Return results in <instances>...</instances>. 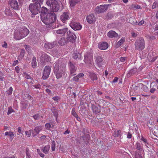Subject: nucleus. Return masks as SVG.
I'll return each mask as SVG.
<instances>
[{
  "instance_id": "6ab92c4d",
  "label": "nucleus",
  "mask_w": 158,
  "mask_h": 158,
  "mask_svg": "<svg viewBox=\"0 0 158 158\" xmlns=\"http://www.w3.org/2000/svg\"><path fill=\"white\" fill-rule=\"evenodd\" d=\"M68 30L67 28H64L63 29H60L56 30L55 31L56 33L57 34H61L63 36H64L65 35V33Z\"/></svg>"
},
{
  "instance_id": "a878e982",
  "label": "nucleus",
  "mask_w": 158,
  "mask_h": 158,
  "mask_svg": "<svg viewBox=\"0 0 158 158\" xmlns=\"http://www.w3.org/2000/svg\"><path fill=\"white\" fill-rule=\"evenodd\" d=\"M80 1V0H70L69 3L71 6L73 7Z\"/></svg>"
},
{
  "instance_id": "2f4dec72",
  "label": "nucleus",
  "mask_w": 158,
  "mask_h": 158,
  "mask_svg": "<svg viewBox=\"0 0 158 158\" xmlns=\"http://www.w3.org/2000/svg\"><path fill=\"white\" fill-rule=\"evenodd\" d=\"M90 76L92 80H96L97 79V76L95 73H91L90 74Z\"/></svg>"
},
{
  "instance_id": "c756f323",
  "label": "nucleus",
  "mask_w": 158,
  "mask_h": 158,
  "mask_svg": "<svg viewBox=\"0 0 158 158\" xmlns=\"http://www.w3.org/2000/svg\"><path fill=\"white\" fill-rule=\"evenodd\" d=\"M48 9L46 7L43 6L41 9V13L43 14V15L46 14L48 12Z\"/></svg>"
},
{
  "instance_id": "9d476101",
  "label": "nucleus",
  "mask_w": 158,
  "mask_h": 158,
  "mask_svg": "<svg viewBox=\"0 0 158 158\" xmlns=\"http://www.w3.org/2000/svg\"><path fill=\"white\" fill-rule=\"evenodd\" d=\"M71 27L74 30H80L82 28V26L80 23L75 22H73L70 24Z\"/></svg>"
},
{
  "instance_id": "8fccbe9b",
  "label": "nucleus",
  "mask_w": 158,
  "mask_h": 158,
  "mask_svg": "<svg viewBox=\"0 0 158 158\" xmlns=\"http://www.w3.org/2000/svg\"><path fill=\"white\" fill-rule=\"evenodd\" d=\"M79 79V77H78L77 75L73 78V81H78Z\"/></svg>"
},
{
  "instance_id": "58836bf2",
  "label": "nucleus",
  "mask_w": 158,
  "mask_h": 158,
  "mask_svg": "<svg viewBox=\"0 0 158 158\" xmlns=\"http://www.w3.org/2000/svg\"><path fill=\"white\" fill-rule=\"evenodd\" d=\"M55 142L54 141H53L51 144V148L52 151H54L55 150Z\"/></svg>"
},
{
  "instance_id": "ea45409f",
  "label": "nucleus",
  "mask_w": 158,
  "mask_h": 158,
  "mask_svg": "<svg viewBox=\"0 0 158 158\" xmlns=\"http://www.w3.org/2000/svg\"><path fill=\"white\" fill-rule=\"evenodd\" d=\"M5 13L7 16L10 15V11L8 9L6 8L5 10Z\"/></svg>"
},
{
  "instance_id": "052dcab7",
  "label": "nucleus",
  "mask_w": 158,
  "mask_h": 158,
  "mask_svg": "<svg viewBox=\"0 0 158 158\" xmlns=\"http://www.w3.org/2000/svg\"><path fill=\"white\" fill-rule=\"evenodd\" d=\"M15 70L17 73H19V67L17 66L15 67Z\"/></svg>"
},
{
  "instance_id": "6e6d98bb",
  "label": "nucleus",
  "mask_w": 158,
  "mask_h": 158,
  "mask_svg": "<svg viewBox=\"0 0 158 158\" xmlns=\"http://www.w3.org/2000/svg\"><path fill=\"white\" fill-rule=\"evenodd\" d=\"M126 59V57H121L120 59V61L121 62H124L125 61Z\"/></svg>"
},
{
  "instance_id": "f8f14e48",
  "label": "nucleus",
  "mask_w": 158,
  "mask_h": 158,
  "mask_svg": "<svg viewBox=\"0 0 158 158\" xmlns=\"http://www.w3.org/2000/svg\"><path fill=\"white\" fill-rule=\"evenodd\" d=\"M95 62L96 64L99 67H102V65L104 64V62L102 57L100 56H97L95 60Z\"/></svg>"
},
{
  "instance_id": "3c124183",
  "label": "nucleus",
  "mask_w": 158,
  "mask_h": 158,
  "mask_svg": "<svg viewBox=\"0 0 158 158\" xmlns=\"http://www.w3.org/2000/svg\"><path fill=\"white\" fill-rule=\"evenodd\" d=\"M24 47L27 51H29L30 50V46L29 45L26 44L25 45Z\"/></svg>"
},
{
  "instance_id": "864d4df0",
  "label": "nucleus",
  "mask_w": 158,
  "mask_h": 158,
  "mask_svg": "<svg viewBox=\"0 0 158 158\" xmlns=\"http://www.w3.org/2000/svg\"><path fill=\"white\" fill-rule=\"evenodd\" d=\"M33 117L35 120H37L39 119V115L38 114H35L34 115Z\"/></svg>"
},
{
  "instance_id": "6e6552de",
  "label": "nucleus",
  "mask_w": 158,
  "mask_h": 158,
  "mask_svg": "<svg viewBox=\"0 0 158 158\" xmlns=\"http://www.w3.org/2000/svg\"><path fill=\"white\" fill-rule=\"evenodd\" d=\"M67 35L66 38L67 41L71 42L72 43L75 41L76 39V35L72 32L70 30L67 31Z\"/></svg>"
},
{
  "instance_id": "b1692460",
  "label": "nucleus",
  "mask_w": 158,
  "mask_h": 158,
  "mask_svg": "<svg viewBox=\"0 0 158 158\" xmlns=\"http://www.w3.org/2000/svg\"><path fill=\"white\" fill-rule=\"evenodd\" d=\"M125 40V38L124 37H123L121 40L119 41L116 44V46L117 47H120L124 42Z\"/></svg>"
},
{
  "instance_id": "774afa93",
  "label": "nucleus",
  "mask_w": 158,
  "mask_h": 158,
  "mask_svg": "<svg viewBox=\"0 0 158 158\" xmlns=\"http://www.w3.org/2000/svg\"><path fill=\"white\" fill-rule=\"evenodd\" d=\"M132 137L131 134L129 132H128L127 135V138L128 139H131Z\"/></svg>"
},
{
  "instance_id": "de8ad7c7",
  "label": "nucleus",
  "mask_w": 158,
  "mask_h": 158,
  "mask_svg": "<svg viewBox=\"0 0 158 158\" xmlns=\"http://www.w3.org/2000/svg\"><path fill=\"white\" fill-rule=\"evenodd\" d=\"M157 6H158L157 2H154L152 6V9L155 8Z\"/></svg>"
},
{
  "instance_id": "2eb2a0df",
  "label": "nucleus",
  "mask_w": 158,
  "mask_h": 158,
  "mask_svg": "<svg viewBox=\"0 0 158 158\" xmlns=\"http://www.w3.org/2000/svg\"><path fill=\"white\" fill-rule=\"evenodd\" d=\"M108 47V43L106 42L100 43L98 44V48L101 50H105Z\"/></svg>"
},
{
  "instance_id": "473e14b6",
  "label": "nucleus",
  "mask_w": 158,
  "mask_h": 158,
  "mask_svg": "<svg viewBox=\"0 0 158 158\" xmlns=\"http://www.w3.org/2000/svg\"><path fill=\"white\" fill-rule=\"evenodd\" d=\"M73 57L74 59H77L78 58H79L78 59H79L81 57V55L79 53H74L73 54Z\"/></svg>"
},
{
  "instance_id": "0eeeda50",
  "label": "nucleus",
  "mask_w": 158,
  "mask_h": 158,
  "mask_svg": "<svg viewBox=\"0 0 158 158\" xmlns=\"http://www.w3.org/2000/svg\"><path fill=\"white\" fill-rule=\"evenodd\" d=\"M107 5H102L97 6L95 9V11L97 13H102L106 11L108 8Z\"/></svg>"
},
{
  "instance_id": "4d7b16f0",
  "label": "nucleus",
  "mask_w": 158,
  "mask_h": 158,
  "mask_svg": "<svg viewBox=\"0 0 158 158\" xmlns=\"http://www.w3.org/2000/svg\"><path fill=\"white\" fill-rule=\"evenodd\" d=\"M118 80V77H115L112 81L113 83H116L117 82Z\"/></svg>"
},
{
  "instance_id": "39448f33",
  "label": "nucleus",
  "mask_w": 158,
  "mask_h": 158,
  "mask_svg": "<svg viewBox=\"0 0 158 158\" xmlns=\"http://www.w3.org/2000/svg\"><path fill=\"white\" fill-rule=\"evenodd\" d=\"M135 49L136 50L142 51L145 48V42L142 37L139 38L136 40L135 43Z\"/></svg>"
},
{
  "instance_id": "72a5a7b5",
  "label": "nucleus",
  "mask_w": 158,
  "mask_h": 158,
  "mask_svg": "<svg viewBox=\"0 0 158 158\" xmlns=\"http://www.w3.org/2000/svg\"><path fill=\"white\" fill-rule=\"evenodd\" d=\"M5 135L6 136V135H9L10 137H12L14 136V134H13V132L11 131H6L5 133Z\"/></svg>"
},
{
  "instance_id": "a211bd4d",
  "label": "nucleus",
  "mask_w": 158,
  "mask_h": 158,
  "mask_svg": "<svg viewBox=\"0 0 158 158\" xmlns=\"http://www.w3.org/2000/svg\"><path fill=\"white\" fill-rule=\"evenodd\" d=\"M10 5L14 9H18L19 7L18 3L16 0H12L10 3Z\"/></svg>"
},
{
  "instance_id": "bb28decb",
  "label": "nucleus",
  "mask_w": 158,
  "mask_h": 158,
  "mask_svg": "<svg viewBox=\"0 0 158 158\" xmlns=\"http://www.w3.org/2000/svg\"><path fill=\"white\" fill-rule=\"evenodd\" d=\"M37 65V63L36 60V58L33 57L32 58V60L31 62V66L33 68H35Z\"/></svg>"
},
{
  "instance_id": "f03ea898",
  "label": "nucleus",
  "mask_w": 158,
  "mask_h": 158,
  "mask_svg": "<svg viewBox=\"0 0 158 158\" xmlns=\"http://www.w3.org/2000/svg\"><path fill=\"white\" fill-rule=\"evenodd\" d=\"M56 16L53 12L49 14L48 15L46 14L42 15H41L42 21L47 25L53 23L56 20Z\"/></svg>"
},
{
  "instance_id": "0e129e2a",
  "label": "nucleus",
  "mask_w": 158,
  "mask_h": 158,
  "mask_svg": "<svg viewBox=\"0 0 158 158\" xmlns=\"http://www.w3.org/2000/svg\"><path fill=\"white\" fill-rule=\"evenodd\" d=\"M155 90H156L155 88H152L151 89L150 91L151 93H153L155 91Z\"/></svg>"
},
{
  "instance_id": "ddd939ff",
  "label": "nucleus",
  "mask_w": 158,
  "mask_h": 158,
  "mask_svg": "<svg viewBox=\"0 0 158 158\" xmlns=\"http://www.w3.org/2000/svg\"><path fill=\"white\" fill-rule=\"evenodd\" d=\"M93 53L92 52H87L84 56V60L87 62L88 60L90 62L92 61L93 60Z\"/></svg>"
},
{
  "instance_id": "cd10ccee",
  "label": "nucleus",
  "mask_w": 158,
  "mask_h": 158,
  "mask_svg": "<svg viewBox=\"0 0 158 158\" xmlns=\"http://www.w3.org/2000/svg\"><path fill=\"white\" fill-rule=\"evenodd\" d=\"M66 42V39L65 38L63 37L61 38L59 41L58 43L60 45H64Z\"/></svg>"
},
{
  "instance_id": "680f3d73",
  "label": "nucleus",
  "mask_w": 158,
  "mask_h": 158,
  "mask_svg": "<svg viewBox=\"0 0 158 158\" xmlns=\"http://www.w3.org/2000/svg\"><path fill=\"white\" fill-rule=\"evenodd\" d=\"M77 76L79 78V79L80 78L84 76V74L83 73H80L79 74L77 75Z\"/></svg>"
},
{
  "instance_id": "4be33fe9",
  "label": "nucleus",
  "mask_w": 158,
  "mask_h": 158,
  "mask_svg": "<svg viewBox=\"0 0 158 158\" xmlns=\"http://www.w3.org/2000/svg\"><path fill=\"white\" fill-rule=\"evenodd\" d=\"M42 57L44 59V62H48L51 60V58L49 56L45 54L44 52H42Z\"/></svg>"
},
{
  "instance_id": "4468645a",
  "label": "nucleus",
  "mask_w": 158,
  "mask_h": 158,
  "mask_svg": "<svg viewBox=\"0 0 158 158\" xmlns=\"http://www.w3.org/2000/svg\"><path fill=\"white\" fill-rule=\"evenodd\" d=\"M70 66V74L72 76H73L76 75L75 73L76 71V68L74 64L71 62H69Z\"/></svg>"
},
{
  "instance_id": "423d86ee",
  "label": "nucleus",
  "mask_w": 158,
  "mask_h": 158,
  "mask_svg": "<svg viewBox=\"0 0 158 158\" xmlns=\"http://www.w3.org/2000/svg\"><path fill=\"white\" fill-rule=\"evenodd\" d=\"M40 4L31 3L29 6V10L32 15H36L40 12Z\"/></svg>"
},
{
  "instance_id": "338daca9",
  "label": "nucleus",
  "mask_w": 158,
  "mask_h": 158,
  "mask_svg": "<svg viewBox=\"0 0 158 158\" xmlns=\"http://www.w3.org/2000/svg\"><path fill=\"white\" fill-rule=\"evenodd\" d=\"M59 99V98L58 96H56L52 98V99L55 101H57Z\"/></svg>"
},
{
  "instance_id": "c85d7f7f",
  "label": "nucleus",
  "mask_w": 158,
  "mask_h": 158,
  "mask_svg": "<svg viewBox=\"0 0 158 158\" xmlns=\"http://www.w3.org/2000/svg\"><path fill=\"white\" fill-rule=\"evenodd\" d=\"M121 131L120 130L114 131L113 136L115 137H117L121 135Z\"/></svg>"
},
{
  "instance_id": "412c9836",
  "label": "nucleus",
  "mask_w": 158,
  "mask_h": 158,
  "mask_svg": "<svg viewBox=\"0 0 158 158\" xmlns=\"http://www.w3.org/2000/svg\"><path fill=\"white\" fill-rule=\"evenodd\" d=\"M91 109L93 112L96 114L99 113L101 111L100 109L94 105H92Z\"/></svg>"
},
{
  "instance_id": "7ed1b4c3",
  "label": "nucleus",
  "mask_w": 158,
  "mask_h": 158,
  "mask_svg": "<svg viewBox=\"0 0 158 158\" xmlns=\"http://www.w3.org/2000/svg\"><path fill=\"white\" fill-rule=\"evenodd\" d=\"M28 29L23 27L19 31H15L14 34V38L16 40H19L27 36L29 34Z\"/></svg>"
},
{
  "instance_id": "5701e85b",
  "label": "nucleus",
  "mask_w": 158,
  "mask_h": 158,
  "mask_svg": "<svg viewBox=\"0 0 158 158\" xmlns=\"http://www.w3.org/2000/svg\"><path fill=\"white\" fill-rule=\"evenodd\" d=\"M54 43H47L45 44L44 46L46 48L50 49L53 48L54 46Z\"/></svg>"
},
{
  "instance_id": "393cba45",
  "label": "nucleus",
  "mask_w": 158,
  "mask_h": 158,
  "mask_svg": "<svg viewBox=\"0 0 158 158\" xmlns=\"http://www.w3.org/2000/svg\"><path fill=\"white\" fill-rule=\"evenodd\" d=\"M50 148V146L49 145H46L43 148L42 151L44 153L47 154L48 153Z\"/></svg>"
},
{
  "instance_id": "20e7f679",
  "label": "nucleus",
  "mask_w": 158,
  "mask_h": 158,
  "mask_svg": "<svg viewBox=\"0 0 158 158\" xmlns=\"http://www.w3.org/2000/svg\"><path fill=\"white\" fill-rule=\"evenodd\" d=\"M46 4L48 6H50L51 10L53 12H57L60 7V2L56 0H52L51 3L48 0L46 2Z\"/></svg>"
},
{
  "instance_id": "e433bc0d",
  "label": "nucleus",
  "mask_w": 158,
  "mask_h": 158,
  "mask_svg": "<svg viewBox=\"0 0 158 158\" xmlns=\"http://www.w3.org/2000/svg\"><path fill=\"white\" fill-rule=\"evenodd\" d=\"M33 130H31L28 131H26L25 132V134L26 135H27V137H29L31 136V133H33Z\"/></svg>"
},
{
  "instance_id": "aec40b11",
  "label": "nucleus",
  "mask_w": 158,
  "mask_h": 158,
  "mask_svg": "<svg viewBox=\"0 0 158 158\" xmlns=\"http://www.w3.org/2000/svg\"><path fill=\"white\" fill-rule=\"evenodd\" d=\"M107 35L110 38H113L117 37L118 34L115 31L111 30L108 32Z\"/></svg>"
},
{
  "instance_id": "1a4fd4ad",
  "label": "nucleus",
  "mask_w": 158,
  "mask_h": 158,
  "mask_svg": "<svg viewBox=\"0 0 158 158\" xmlns=\"http://www.w3.org/2000/svg\"><path fill=\"white\" fill-rule=\"evenodd\" d=\"M51 70V68L47 66L45 67L43 71L42 78L44 80H46L49 76Z\"/></svg>"
},
{
  "instance_id": "13d9d810",
  "label": "nucleus",
  "mask_w": 158,
  "mask_h": 158,
  "mask_svg": "<svg viewBox=\"0 0 158 158\" xmlns=\"http://www.w3.org/2000/svg\"><path fill=\"white\" fill-rule=\"evenodd\" d=\"M144 21L142 20L139 22L138 23V25H139V26H141L144 24Z\"/></svg>"
},
{
  "instance_id": "37998d69",
  "label": "nucleus",
  "mask_w": 158,
  "mask_h": 158,
  "mask_svg": "<svg viewBox=\"0 0 158 158\" xmlns=\"http://www.w3.org/2000/svg\"><path fill=\"white\" fill-rule=\"evenodd\" d=\"M23 76L25 77L27 79H30L31 78V77L29 76L27 73H23Z\"/></svg>"
},
{
  "instance_id": "a19ab883",
  "label": "nucleus",
  "mask_w": 158,
  "mask_h": 158,
  "mask_svg": "<svg viewBox=\"0 0 158 158\" xmlns=\"http://www.w3.org/2000/svg\"><path fill=\"white\" fill-rule=\"evenodd\" d=\"M71 114L75 117L77 116V115L75 112V108H73L72 109L71 111Z\"/></svg>"
},
{
  "instance_id": "f257e3e1",
  "label": "nucleus",
  "mask_w": 158,
  "mask_h": 158,
  "mask_svg": "<svg viewBox=\"0 0 158 158\" xmlns=\"http://www.w3.org/2000/svg\"><path fill=\"white\" fill-rule=\"evenodd\" d=\"M54 72L57 78H61L64 76L65 73L66 65L61 63V62L57 60L54 63Z\"/></svg>"
},
{
  "instance_id": "9b49d317",
  "label": "nucleus",
  "mask_w": 158,
  "mask_h": 158,
  "mask_svg": "<svg viewBox=\"0 0 158 158\" xmlns=\"http://www.w3.org/2000/svg\"><path fill=\"white\" fill-rule=\"evenodd\" d=\"M69 13L67 12H64L60 16V19L63 23H66L69 18Z\"/></svg>"
},
{
  "instance_id": "4c0bfd02",
  "label": "nucleus",
  "mask_w": 158,
  "mask_h": 158,
  "mask_svg": "<svg viewBox=\"0 0 158 158\" xmlns=\"http://www.w3.org/2000/svg\"><path fill=\"white\" fill-rule=\"evenodd\" d=\"M14 112H15V110L12 109L11 107L10 106L8 107V110L7 113L8 115H9L12 113Z\"/></svg>"
},
{
  "instance_id": "c03bdc74",
  "label": "nucleus",
  "mask_w": 158,
  "mask_h": 158,
  "mask_svg": "<svg viewBox=\"0 0 158 158\" xmlns=\"http://www.w3.org/2000/svg\"><path fill=\"white\" fill-rule=\"evenodd\" d=\"M45 127L46 129L49 130L51 127V125L50 123H47L45 125Z\"/></svg>"
},
{
  "instance_id": "e2e57ef3",
  "label": "nucleus",
  "mask_w": 158,
  "mask_h": 158,
  "mask_svg": "<svg viewBox=\"0 0 158 158\" xmlns=\"http://www.w3.org/2000/svg\"><path fill=\"white\" fill-rule=\"evenodd\" d=\"M154 31H157L156 32L157 33V34H158V24H156V27L155 28Z\"/></svg>"
},
{
  "instance_id": "49530a36",
  "label": "nucleus",
  "mask_w": 158,
  "mask_h": 158,
  "mask_svg": "<svg viewBox=\"0 0 158 158\" xmlns=\"http://www.w3.org/2000/svg\"><path fill=\"white\" fill-rule=\"evenodd\" d=\"M13 91V88L12 87L9 88V90L7 91V93L8 94H12Z\"/></svg>"
},
{
  "instance_id": "f3484780",
  "label": "nucleus",
  "mask_w": 158,
  "mask_h": 158,
  "mask_svg": "<svg viewBox=\"0 0 158 158\" xmlns=\"http://www.w3.org/2000/svg\"><path fill=\"white\" fill-rule=\"evenodd\" d=\"M95 18L93 14L88 15L86 17V20L87 22L89 23H93L95 21Z\"/></svg>"
},
{
  "instance_id": "603ef678",
  "label": "nucleus",
  "mask_w": 158,
  "mask_h": 158,
  "mask_svg": "<svg viewBox=\"0 0 158 158\" xmlns=\"http://www.w3.org/2000/svg\"><path fill=\"white\" fill-rule=\"evenodd\" d=\"M134 19L133 18L131 17L129 18V22L131 24H135L134 23H133Z\"/></svg>"
},
{
  "instance_id": "7c9ffc66",
  "label": "nucleus",
  "mask_w": 158,
  "mask_h": 158,
  "mask_svg": "<svg viewBox=\"0 0 158 158\" xmlns=\"http://www.w3.org/2000/svg\"><path fill=\"white\" fill-rule=\"evenodd\" d=\"M44 0H32V2L36 4H40L41 6V5L43 4Z\"/></svg>"
},
{
  "instance_id": "69168bd1",
  "label": "nucleus",
  "mask_w": 158,
  "mask_h": 158,
  "mask_svg": "<svg viewBox=\"0 0 158 158\" xmlns=\"http://www.w3.org/2000/svg\"><path fill=\"white\" fill-rule=\"evenodd\" d=\"M26 157L27 158H31V156L30 155V154L29 153H28L27 151L26 152Z\"/></svg>"
},
{
  "instance_id": "79ce46f5",
  "label": "nucleus",
  "mask_w": 158,
  "mask_h": 158,
  "mask_svg": "<svg viewBox=\"0 0 158 158\" xmlns=\"http://www.w3.org/2000/svg\"><path fill=\"white\" fill-rule=\"evenodd\" d=\"M131 8H136L137 9H140L141 7L139 5H132L131 6Z\"/></svg>"
},
{
  "instance_id": "a18cd8bd",
  "label": "nucleus",
  "mask_w": 158,
  "mask_h": 158,
  "mask_svg": "<svg viewBox=\"0 0 158 158\" xmlns=\"http://www.w3.org/2000/svg\"><path fill=\"white\" fill-rule=\"evenodd\" d=\"M140 139L144 143L148 144V141L147 139L144 138L143 135L141 136L140 137Z\"/></svg>"
},
{
  "instance_id": "dca6fc26",
  "label": "nucleus",
  "mask_w": 158,
  "mask_h": 158,
  "mask_svg": "<svg viewBox=\"0 0 158 158\" xmlns=\"http://www.w3.org/2000/svg\"><path fill=\"white\" fill-rule=\"evenodd\" d=\"M42 127L40 126L36 127L34 129V132L32 133L33 136H35L39 134L40 132L42 129Z\"/></svg>"
},
{
  "instance_id": "c9c22d12",
  "label": "nucleus",
  "mask_w": 158,
  "mask_h": 158,
  "mask_svg": "<svg viewBox=\"0 0 158 158\" xmlns=\"http://www.w3.org/2000/svg\"><path fill=\"white\" fill-rule=\"evenodd\" d=\"M97 102L98 103V104H99V106H100L102 105L103 106L104 104V102L105 101L102 99H100L98 100Z\"/></svg>"
},
{
  "instance_id": "5fc2aeb1",
  "label": "nucleus",
  "mask_w": 158,
  "mask_h": 158,
  "mask_svg": "<svg viewBox=\"0 0 158 158\" xmlns=\"http://www.w3.org/2000/svg\"><path fill=\"white\" fill-rule=\"evenodd\" d=\"M131 35L133 37H136L137 35V34L134 32H131Z\"/></svg>"
},
{
  "instance_id": "bf43d9fd",
  "label": "nucleus",
  "mask_w": 158,
  "mask_h": 158,
  "mask_svg": "<svg viewBox=\"0 0 158 158\" xmlns=\"http://www.w3.org/2000/svg\"><path fill=\"white\" fill-rule=\"evenodd\" d=\"M18 60H15L14 61L13 63L12 64V66H15L16 64H17L18 63Z\"/></svg>"
},
{
  "instance_id": "09e8293b",
  "label": "nucleus",
  "mask_w": 158,
  "mask_h": 158,
  "mask_svg": "<svg viewBox=\"0 0 158 158\" xmlns=\"http://www.w3.org/2000/svg\"><path fill=\"white\" fill-rule=\"evenodd\" d=\"M2 47L4 48H6L8 47L6 41H4L3 44L2 45Z\"/></svg>"
},
{
  "instance_id": "f704fd0d",
  "label": "nucleus",
  "mask_w": 158,
  "mask_h": 158,
  "mask_svg": "<svg viewBox=\"0 0 158 158\" xmlns=\"http://www.w3.org/2000/svg\"><path fill=\"white\" fill-rule=\"evenodd\" d=\"M136 149L139 151L142 150V148H141L140 146V143H136L135 145Z\"/></svg>"
}]
</instances>
